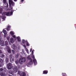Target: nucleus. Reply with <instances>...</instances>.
<instances>
[{"label":"nucleus","mask_w":76,"mask_h":76,"mask_svg":"<svg viewBox=\"0 0 76 76\" xmlns=\"http://www.w3.org/2000/svg\"><path fill=\"white\" fill-rule=\"evenodd\" d=\"M9 43L7 41H5V44L4 43V42H2L1 41V39L0 40V44L1 45V46H4V45H8Z\"/></svg>","instance_id":"1"},{"label":"nucleus","mask_w":76,"mask_h":76,"mask_svg":"<svg viewBox=\"0 0 76 76\" xmlns=\"http://www.w3.org/2000/svg\"><path fill=\"white\" fill-rule=\"evenodd\" d=\"M26 61V58H21L19 59V62L20 64L25 62Z\"/></svg>","instance_id":"2"},{"label":"nucleus","mask_w":76,"mask_h":76,"mask_svg":"<svg viewBox=\"0 0 76 76\" xmlns=\"http://www.w3.org/2000/svg\"><path fill=\"white\" fill-rule=\"evenodd\" d=\"M9 3L10 5L14 6H15V3L13 2L12 0H9Z\"/></svg>","instance_id":"3"},{"label":"nucleus","mask_w":76,"mask_h":76,"mask_svg":"<svg viewBox=\"0 0 76 76\" xmlns=\"http://www.w3.org/2000/svg\"><path fill=\"white\" fill-rule=\"evenodd\" d=\"M7 67L8 69H10L12 68V65L11 63H9L7 65Z\"/></svg>","instance_id":"4"},{"label":"nucleus","mask_w":76,"mask_h":76,"mask_svg":"<svg viewBox=\"0 0 76 76\" xmlns=\"http://www.w3.org/2000/svg\"><path fill=\"white\" fill-rule=\"evenodd\" d=\"M6 49L7 50L8 52L9 53H11V51L10 48L9 46H7Z\"/></svg>","instance_id":"5"},{"label":"nucleus","mask_w":76,"mask_h":76,"mask_svg":"<svg viewBox=\"0 0 76 76\" xmlns=\"http://www.w3.org/2000/svg\"><path fill=\"white\" fill-rule=\"evenodd\" d=\"M14 72V73H16L18 71V68L16 66H15L14 68L13 69Z\"/></svg>","instance_id":"6"},{"label":"nucleus","mask_w":76,"mask_h":76,"mask_svg":"<svg viewBox=\"0 0 76 76\" xmlns=\"http://www.w3.org/2000/svg\"><path fill=\"white\" fill-rule=\"evenodd\" d=\"M4 13L6 14V15L7 16H10L11 15H10L11 13L10 12H5Z\"/></svg>","instance_id":"7"},{"label":"nucleus","mask_w":76,"mask_h":76,"mask_svg":"<svg viewBox=\"0 0 76 76\" xmlns=\"http://www.w3.org/2000/svg\"><path fill=\"white\" fill-rule=\"evenodd\" d=\"M0 75L1 76H5L6 75V74L4 72H1L0 73Z\"/></svg>","instance_id":"8"},{"label":"nucleus","mask_w":76,"mask_h":76,"mask_svg":"<svg viewBox=\"0 0 76 76\" xmlns=\"http://www.w3.org/2000/svg\"><path fill=\"white\" fill-rule=\"evenodd\" d=\"M9 73L10 74L12 75H14V73H13V71H12V70H10L9 71Z\"/></svg>","instance_id":"9"},{"label":"nucleus","mask_w":76,"mask_h":76,"mask_svg":"<svg viewBox=\"0 0 76 76\" xmlns=\"http://www.w3.org/2000/svg\"><path fill=\"white\" fill-rule=\"evenodd\" d=\"M13 9V7H12L11 5H9V10H12Z\"/></svg>","instance_id":"10"},{"label":"nucleus","mask_w":76,"mask_h":76,"mask_svg":"<svg viewBox=\"0 0 76 76\" xmlns=\"http://www.w3.org/2000/svg\"><path fill=\"white\" fill-rule=\"evenodd\" d=\"M21 76H26V73L24 72H23L21 74Z\"/></svg>","instance_id":"11"},{"label":"nucleus","mask_w":76,"mask_h":76,"mask_svg":"<svg viewBox=\"0 0 76 76\" xmlns=\"http://www.w3.org/2000/svg\"><path fill=\"white\" fill-rule=\"evenodd\" d=\"M48 70H44L43 71V74H47L48 73Z\"/></svg>","instance_id":"12"},{"label":"nucleus","mask_w":76,"mask_h":76,"mask_svg":"<svg viewBox=\"0 0 76 76\" xmlns=\"http://www.w3.org/2000/svg\"><path fill=\"white\" fill-rule=\"evenodd\" d=\"M10 42L11 43H13L14 42V39L13 38H11Z\"/></svg>","instance_id":"13"},{"label":"nucleus","mask_w":76,"mask_h":76,"mask_svg":"<svg viewBox=\"0 0 76 76\" xmlns=\"http://www.w3.org/2000/svg\"><path fill=\"white\" fill-rule=\"evenodd\" d=\"M27 58L28 60L29 61H31V60H32L31 57H30V56H27Z\"/></svg>","instance_id":"14"},{"label":"nucleus","mask_w":76,"mask_h":76,"mask_svg":"<svg viewBox=\"0 0 76 76\" xmlns=\"http://www.w3.org/2000/svg\"><path fill=\"white\" fill-rule=\"evenodd\" d=\"M12 54H10L9 55L10 58V62H11V61H12Z\"/></svg>","instance_id":"15"},{"label":"nucleus","mask_w":76,"mask_h":76,"mask_svg":"<svg viewBox=\"0 0 76 76\" xmlns=\"http://www.w3.org/2000/svg\"><path fill=\"white\" fill-rule=\"evenodd\" d=\"M3 31L5 35H6L7 34V31H6V30L3 29Z\"/></svg>","instance_id":"16"},{"label":"nucleus","mask_w":76,"mask_h":76,"mask_svg":"<svg viewBox=\"0 0 76 76\" xmlns=\"http://www.w3.org/2000/svg\"><path fill=\"white\" fill-rule=\"evenodd\" d=\"M10 26H7V31H9L10 30Z\"/></svg>","instance_id":"17"},{"label":"nucleus","mask_w":76,"mask_h":76,"mask_svg":"<svg viewBox=\"0 0 76 76\" xmlns=\"http://www.w3.org/2000/svg\"><path fill=\"white\" fill-rule=\"evenodd\" d=\"M5 62L6 63H8L9 61V60L7 57H6L5 60Z\"/></svg>","instance_id":"18"},{"label":"nucleus","mask_w":76,"mask_h":76,"mask_svg":"<svg viewBox=\"0 0 76 76\" xmlns=\"http://www.w3.org/2000/svg\"><path fill=\"white\" fill-rule=\"evenodd\" d=\"M33 63V61H32V60H31L29 61V62L28 63V64L29 65H31Z\"/></svg>","instance_id":"19"},{"label":"nucleus","mask_w":76,"mask_h":76,"mask_svg":"<svg viewBox=\"0 0 76 76\" xmlns=\"http://www.w3.org/2000/svg\"><path fill=\"white\" fill-rule=\"evenodd\" d=\"M15 56H12V61H11V62H12V61H14V59L15 58Z\"/></svg>","instance_id":"20"},{"label":"nucleus","mask_w":76,"mask_h":76,"mask_svg":"<svg viewBox=\"0 0 76 76\" xmlns=\"http://www.w3.org/2000/svg\"><path fill=\"white\" fill-rule=\"evenodd\" d=\"M17 40L18 42H21V40L20 39V37H17Z\"/></svg>","instance_id":"21"},{"label":"nucleus","mask_w":76,"mask_h":76,"mask_svg":"<svg viewBox=\"0 0 76 76\" xmlns=\"http://www.w3.org/2000/svg\"><path fill=\"white\" fill-rule=\"evenodd\" d=\"M33 62L35 65H36L37 63V60L36 59H34L33 60Z\"/></svg>","instance_id":"22"},{"label":"nucleus","mask_w":76,"mask_h":76,"mask_svg":"<svg viewBox=\"0 0 76 76\" xmlns=\"http://www.w3.org/2000/svg\"><path fill=\"white\" fill-rule=\"evenodd\" d=\"M23 46L26 49V51L28 53V49L27 48H26V47L25 45H24Z\"/></svg>","instance_id":"23"},{"label":"nucleus","mask_w":76,"mask_h":76,"mask_svg":"<svg viewBox=\"0 0 76 76\" xmlns=\"http://www.w3.org/2000/svg\"><path fill=\"white\" fill-rule=\"evenodd\" d=\"M4 56L3 54H0V57L1 58H3L4 57Z\"/></svg>","instance_id":"24"},{"label":"nucleus","mask_w":76,"mask_h":76,"mask_svg":"<svg viewBox=\"0 0 76 76\" xmlns=\"http://www.w3.org/2000/svg\"><path fill=\"white\" fill-rule=\"evenodd\" d=\"M3 63V60L1 58H0V64H1Z\"/></svg>","instance_id":"25"},{"label":"nucleus","mask_w":76,"mask_h":76,"mask_svg":"<svg viewBox=\"0 0 76 76\" xmlns=\"http://www.w3.org/2000/svg\"><path fill=\"white\" fill-rule=\"evenodd\" d=\"M13 12H14V10H12L11 11V12H10V15H12V14H13Z\"/></svg>","instance_id":"26"},{"label":"nucleus","mask_w":76,"mask_h":76,"mask_svg":"<svg viewBox=\"0 0 76 76\" xmlns=\"http://www.w3.org/2000/svg\"><path fill=\"white\" fill-rule=\"evenodd\" d=\"M26 41H25V39H22V43L23 44H24L26 43Z\"/></svg>","instance_id":"27"},{"label":"nucleus","mask_w":76,"mask_h":76,"mask_svg":"<svg viewBox=\"0 0 76 76\" xmlns=\"http://www.w3.org/2000/svg\"><path fill=\"white\" fill-rule=\"evenodd\" d=\"M19 55L18 54V53H17V55H16L15 57L16 58H18V56H19Z\"/></svg>","instance_id":"28"},{"label":"nucleus","mask_w":76,"mask_h":76,"mask_svg":"<svg viewBox=\"0 0 76 76\" xmlns=\"http://www.w3.org/2000/svg\"><path fill=\"white\" fill-rule=\"evenodd\" d=\"M18 74L20 75H21V71H18Z\"/></svg>","instance_id":"29"},{"label":"nucleus","mask_w":76,"mask_h":76,"mask_svg":"<svg viewBox=\"0 0 76 76\" xmlns=\"http://www.w3.org/2000/svg\"><path fill=\"white\" fill-rule=\"evenodd\" d=\"M62 76H67L66 73H62Z\"/></svg>","instance_id":"30"},{"label":"nucleus","mask_w":76,"mask_h":76,"mask_svg":"<svg viewBox=\"0 0 76 76\" xmlns=\"http://www.w3.org/2000/svg\"><path fill=\"white\" fill-rule=\"evenodd\" d=\"M10 34L11 35H13L14 34V33L13 32V31H11L10 32Z\"/></svg>","instance_id":"31"},{"label":"nucleus","mask_w":76,"mask_h":76,"mask_svg":"<svg viewBox=\"0 0 76 76\" xmlns=\"http://www.w3.org/2000/svg\"><path fill=\"white\" fill-rule=\"evenodd\" d=\"M26 45L27 46H29V44L28 43L27 40H26Z\"/></svg>","instance_id":"32"},{"label":"nucleus","mask_w":76,"mask_h":76,"mask_svg":"<svg viewBox=\"0 0 76 76\" xmlns=\"http://www.w3.org/2000/svg\"><path fill=\"white\" fill-rule=\"evenodd\" d=\"M2 9H0V14L2 13Z\"/></svg>","instance_id":"33"},{"label":"nucleus","mask_w":76,"mask_h":76,"mask_svg":"<svg viewBox=\"0 0 76 76\" xmlns=\"http://www.w3.org/2000/svg\"><path fill=\"white\" fill-rule=\"evenodd\" d=\"M3 2L4 4L6 3V0H3Z\"/></svg>","instance_id":"34"},{"label":"nucleus","mask_w":76,"mask_h":76,"mask_svg":"<svg viewBox=\"0 0 76 76\" xmlns=\"http://www.w3.org/2000/svg\"><path fill=\"white\" fill-rule=\"evenodd\" d=\"M9 6L8 4V3H7V6H5V7H7V8H8Z\"/></svg>","instance_id":"35"},{"label":"nucleus","mask_w":76,"mask_h":76,"mask_svg":"<svg viewBox=\"0 0 76 76\" xmlns=\"http://www.w3.org/2000/svg\"><path fill=\"white\" fill-rule=\"evenodd\" d=\"M12 54H14L15 53V51L14 50H12Z\"/></svg>","instance_id":"36"},{"label":"nucleus","mask_w":76,"mask_h":76,"mask_svg":"<svg viewBox=\"0 0 76 76\" xmlns=\"http://www.w3.org/2000/svg\"><path fill=\"white\" fill-rule=\"evenodd\" d=\"M3 70V69L1 68L0 69V72H2Z\"/></svg>","instance_id":"37"},{"label":"nucleus","mask_w":76,"mask_h":76,"mask_svg":"<svg viewBox=\"0 0 76 76\" xmlns=\"http://www.w3.org/2000/svg\"><path fill=\"white\" fill-rule=\"evenodd\" d=\"M32 58L34 59V60L35 59V57H34V56H32Z\"/></svg>","instance_id":"38"},{"label":"nucleus","mask_w":76,"mask_h":76,"mask_svg":"<svg viewBox=\"0 0 76 76\" xmlns=\"http://www.w3.org/2000/svg\"><path fill=\"white\" fill-rule=\"evenodd\" d=\"M2 53V50H0V54H1Z\"/></svg>","instance_id":"39"},{"label":"nucleus","mask_w":76,"mask_h":76,"mask_svg":"<svg viewBox=\"0 0 76 76\" xmlns=\"http://www.w3.org/2000/svg\"><path fill=\"white\" fill-rule=\"evenodd\" d=\"M12 37H13V38H16V37L15 35H13Z\"/></svg>","instance_id":"40"},{"label":"nucleus","mask_w":76,"mask_h":76,"mask_svg":"<svg viewBox=\"0 0 76 76\" xmlns=\"http://www.w3.org/2000/svg\"><path fill=\"white\" fill-rule=\"evenodd\" d=\"M4 65L2 64H0V67H2V66L3 65Z\"/></svg>","instance_id":"41"},{"label":"nucleus","mask_w":76,"mask_h":76,"mask_svg":"<svg viewBox=\"0 0 76 76\" xmlns=\"http://www.w3.org/2000/svg\"><path fill=\"white\" fill-rule=\"evenodd\" d=\"M24 1V0H21V2H22Z\"/></svg>","instance_id":"42"},{"label":"nucleus","mask_w":76,"mask_h":76,"mask_svg":"<svg viewBox=\"0 0 76 76\" xmlns=\"http://www.w3.org/2000/svg\"><path fill=\"white\" fill-rule=\"evenodd\" d=\"M32 48L30 49V52H31L32 51Z\"/></svg>","instance_id":"43"},{"label":"nucleus","mask_w":76,"mask_h":76,"mask_svg":"<svg viewBox=\"0 0 76 76\" xmlns=\"http://www.w3.org/2000/svg\"><path fill=\"white\" fill-rule=\"evenodd\" d=\"M33 53H34V52L33 51H32V52H31V54L33 55Z\"/></svg>","instance_id":"44"},{"label":"nucleus","mask_w":76,"mask_h":76,"mask_svg":"<svg viewBox=\"0 0 76 76\" xmlns=\"http://www.w3.org/2000/svg\"><path fill=\"white\" fill-rule=\"evenodd\" d=\"M15 45H12V46H13L14 48H15V46H14Z\"/></svg>","instance_id":"45"},{"label":"nucleus","mask_w":76,"mask_h":76,"mask_svg":"<svg viewBox=\"0 0 76 76\" xmlns=\"http://www.w3.org/2000/svg\"><path fill=\"white\" fill-rule=\"evenodd\" d=\"M15 63H16L17 64H18V62L17 61H16L15 62Z\"/></svg>","instance_id":"46"},{"label":"nucleus","mask_w":76,"mask_h":76,"mask_svg":"<svg viewBox=\"0 0 76 76\" xmlns=\"http://www.w3.org/2000/svg\"><path fill=\"white\" fill-rule=\"evenodd\" d=\"M14 0V1H15V2H16V1H17V0Z\"/></svg>","instance_id":"47"},{"label":"nucleus","mask_w":76,"mask_h":76,"mask_svg":"<svg viewBox=\"0 0 76 76\" xmlns=\"http://www.w3.org/2000/svg\"><path fill=\"white\" fill-rule=\"evenodd\" d=\"M9 76H12V75H9Z\"/></svg>","instance_id":"48"},{"label":"nucleus","mask_w":76,"mask_h":76,"mask_svg":"<svg viewBox=\"0 0 76 76\" xmlns=\"http://www.w3.org/2000/svg\"><path fill=\"white\" fill-rule=\"evenodd\" d=\"M3 20H4V19L3 18Z\"/></svg>","instance_id":"49"}]
</instances>
